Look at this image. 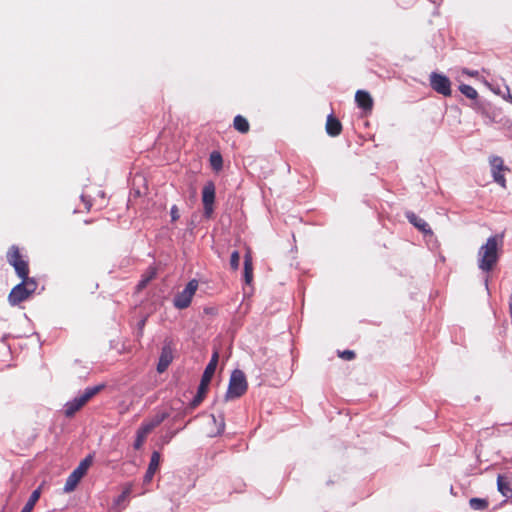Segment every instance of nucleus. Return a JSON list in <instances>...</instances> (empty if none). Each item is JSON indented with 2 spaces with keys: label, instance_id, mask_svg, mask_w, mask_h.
Instances as JSON below:
<instances>
[{
  "label": "nucleus",
  "instance_id": "obj_13",
  "mask_svg": "<svg viewBox=\"0 0 512 512\" xmlns=\"http://www.w3.org/2000/svg\"><path fill=\"white\" fill-rule=\"evenodd\" d=\"M355 101L359 108L364 111H371L373 107V99L371 95L364 90H358L355 94Z\"/></svg>",
  "mask_w": 512,
  "mask_h": 512
},
{
  "label": "nucleus",
  "instance_id": "obj_32",
  "mask_svg": "<svg viewBox=\"0 0 512 512\" xmlns=\"http://www.w3.org/2000/svg\"><path fill=\"white\" fill-rule=\"evenodd\" d=\"M170 214H171L172 221H176V220L179 219V217H180L179 210H178V207L176 205H173L171 207Z\"/></svg>",
  "mask_w": 512,
  "mask_h": 512
},
{
  "label": "nucleus",
  "instance_id": "obj_3",
  "mask_svg": "<svg viewBox=\"0 0 512 512\" xmlns=\"http://www.w3.org/2000/svg\"><path fill=\"white\" fill-rule=\"evenodd\" d=\"M104 388L103 384L87 387L82 394L68 401L64 406V413L66 417H72L79 411L92 397L99 393Z\"/></svg>",
  "mask_w": 512,
  "mask_h": 512
},
{
  "label": "nucleus",
  "instance_id": "obj_37",
  "mask_svg": "<svg viewBox=\"0 0 512 512\" xmlns=\"http://www.w3.org/2000/svg\"><path fill=\"white\" fill-rule=\"evenodd\" d=\"M509 310H510V315L512 316V307Z\"/></svg>",
  "mask_w": 512,
  "mask_h": 512
},
{
  "label": "nucleus",
  "instance_id": "obj_33",
  "mask_svg": "<svg viewBox=\"0 0 512 512\" xmlns=\"http://www.w3.org/2000/svg\"><path fill=\"white\" fill-rule=\"evenodd\" d=\"M463 73L470 76V77H475L478 75V71L476 70H469V69H464L463 70Z\"/></svg>",
  "mask_w": 512,
  "mask_h": 512
},
{
  "label": "nucleus",
  "instance_id": "obj_12",
  "mask_svg": "<svg viewBox=\"0 0 512 512\" xmlns=\"http://www.w3.org/2000/svg\"><path fill=\"white\" fill-rule=\"evenodd\" d=\"M161 455L158 451H154L151 455L147 471L144 475V483H150L154 474L159 468Z\"/></svg>",
  "mask_w": 512,
  "mask_h": 512
},
{
  "label": "nucleus",
  "instance_id": "obj_15",
  "mask_svg": "<svg viewBox=\"0 0 512 512\" xmlns=\"http://www.w3.org/2000/svg\"><path fill=\"white\" fill-rule=\"evenodd\" d=\"M342 131V125L340 121L334 117L333 114H329L326 121V132L328 135L335 137L338 136Z\"/></svg>",
  "mask_w": 512,
  "mask_h": 512
},
{
  "label": "nucleus",
  "instance_id": "obj_6",
  "mask_svg": "<svg viewBox=\"0 0 512 512\" xmlns=\"http://www.w3.org/2000/svg\"><path fill=\"white\" fill-rule=\"evenodd\" d=\"M197 289L198 281L196 279L190 280L187 283L186 287L175 295L173 299L174 307L179 310L188 308L192 302L193 296L195 295Z\"/></svg>",
  "mask_w": 512,
  "mask_h": 512
},
{
  "label": "nucleus",
  "instance_id": "obj_36",
  "mask_svg": "<svg viewBox=\"0 0 512 512\" xmlns=\"http://www.w3.org/2000/svg\"><path fill=\"white\" fill-rule=\"evenodd\" d=\"M485 285L488 286V279L485 280Z\"/></svg>",
  "mask_w": 512,
  "mask_h": 512
},
{
  "label": "nucleus",
  "instance_id": "obj_22",
  "mask_svg": "<svg viewBox=\"0 0 512 512\" xmlns=\"http://www.w3.org/2000/svg\"><path fill=\"white\" fill-rule=\"evenodd\" d=\"M156 276V270L153 267H149L143 274L142 279L137 284V289L142 290L147 284Z\"/></svg>",
  "mask_w": 512,
  "mask_h": 512
},
{
  "label": "nucleus",
  "instance_id": "obj_26",
  "mask_svg": "<svg viewBox=\"0 0 512 512\" xmlns=\"http://www.w3.org/2000/svg\"><path fill=\"white\" fill-rule=\"evenodd\" d=\"M21 283L25 284V289L27 290L29 295H31L37 288V282L35 281V279L29 278L28 275L26 276L25 279H22Z\"/></svg>",
  "mask_w": 512,
  "mask_h": 512
},
{
  "label": "nucleus",
  "instance_id": "obj_21",
  "mask_svg": "<svg viewBox=\"0 0 512 512\" xmlns=\"http://www.w3.org/2000/svg\"><path fill=\"white\" fill-rule=\"evenodd\" d=\"M234 128L240 133H247L249 131V123L246 118L241 115H237L233 121Z\"/></svg>",
  "mask_w": 512,
  "mask_h": 512
},
{
  "label": "nucleus",
  "instance_id": "obj_31",
  "mask_svg": "<svg viewBox=\"0 0 512 512\" xmlns=\"http://www.w3.org/2000/svg\"><path fill=\"white\" fill-rule=\"evenodd\" d=\"M339 356L345 360H352L355 358V352L352 350H344L339 352Z\"/></svg>",
  "mask_w": 512,
  "mask_h": 512
},
{
  "label": "nucleus",
  "instance_id": "obj_19",
  "mask_svg": "<svg viewBox=\"0 0 512 512\" xmlns=\"http://www.w3.org/2000/svg\"><path fill=\"white\" fill-rule=\"evenodd\" d=\"M150 432V429L144 423H142V425L139 427L136 433V439L134 442L135 449H140L142 447L147 435Z\"/></svg>",
  "mask_w": 512,
  "mask_h": 512
},
{
  "label": "nucleus",
  "instance_id": "obj_27",
  "mask_svg": "<svg viewBox=\"0 0 512 512\" xmlns=\"http://www.w3.org/2000/svg\"><path fill=\"white\" fill-rule=\"evenodd\" d=\"M132 492V485L128 484L122 491V493L115 499V504L120 505L124 502Z\"/></svg>",
  "mask_w": 512,
  "mask_h": 512
},
{
  "label": "nucleus",
  "instance_id": "obj_20",
  "mask_svg": "<svg viewBox=\"0 0 512 512\" xmlns=\"http://www.w3.org/2000/svg\"><path fill=\"white\" fill-rule=\"evenodd\" d=\"M40 495H41V488L39 487V488L35 489L31 493L28 501L26 502V504L22 508L21 512H32L35 504L37 503V501L40 498Z\"/></svg>",
  "mask_w": 512,
  "mask_h": 512
},
{
  "label": "nucleus",
  "instance_id": "obj_24",
  "mask_svg": "<svg viewBox=\"0 0 512 512\" xmlns=\"http://www.w3.org/2000/svg\"><path fill=\"white\" fill-rule=\"evenodd\" d=\"M459 90L463 95H465L469 99H476L478 96V92L476 91V89L467 84H461L459 86Z\"/></svg>",
  "mask_w": 512,
  "mask_h": 512
},
{
  "label": "nucleus",
  "instance_id": "obj_25",
  "mask_svg": "<svg viewBox=\"0 0 512 512\" xmlns=\"http://www.w3.org/2000/svg\"><path fill=\"white\" fill-rule=\"evenodd\" d=\"M469 505L474 510H483L488 506V502L481 498H471Z\"/></svg>",
  "mask_w": 512,
  "mask_h": 512
},
{
  "label": "nucleus",
  "instance_id": "obj_17",
  "mask_svg": "<svg viewBox=\"0 0 512 512\" xmlns=\"http://www.w3.org/2000/svg\"><path fill=\"white\" fill-rule=\"evenodd\" d=\"M253 279V262L250 251L248 250L244 256V280L246 284H250Z\"/></svg>",
  "mask_w": 512,
  "mask_h": 512
},
{
  "label": "nucleus",
  "instance_id": "obj_28",
  "mask_svg": "<svg viewBox=\"0 0 512 512\" xmlns=\"http://www.w3.org/2000/svg\"><path fill=\"white\" fill-rule=\"evenodd\" d=\"M210 160L214 169L219 170L222 167V157L219 153H212Z\"/></svg>",
  "mask_w": 512,
  "mask_h": 512
},
{
  "label": "nucleus",
  "instance_id": "obj_5",
  "mask_svg": "<svg viewBox=\"0 0 512 512\" xmlns=\"http://www.w3.org/2000/svg\"><path fill=\"white\" fill-rule=\"evenodd\" d=\"M93 456L91 454L87 455L79 465L73 470V472L68 476L64 485V492L69 493L72 492L82 479V477L86 474L89 467L92 465Z\"/></svg>",
  "mask_w": 512,
  "mask_h": 512
},
{
  "label": "nucleus",
  "instance_id": "obj_10",
  "mask_svg": "<svg viewBox=\"0 0 512 512\" xmlns=\"http://www.w3.org/2000/svg\"><path fill=\"white\" fill-rule=\"evenodd\" d=\"M215 201V185L213 182H208L204 185L202 190V202L204 206V215L209 218L213 213V204Z\"/></svg>",
  "mask_w": 512,
  "mask_h": 512
},
{
  "label": "nucleus",
  "instance_id": "obj_14",
  "mask_svg": "<svg viewBox=\"0 0 512 512\" xmlns=\"http://www.w3.org/2000/svg\"><path fill=\"white\" fill-rule=\"evenodd\" d=\"M172 359H173L172 350L170 349V347L164 346L162 348L161 355L159 357L157 371L159 373H163L168 368L170 363L172 362Z\"/></svg>",
  "mask_w": 512,
  "mask_h": 512
},
{
  "label": "nucleus",
  "instance_id": "obj_11",
  "mask_svg": "<svg viewBox=\"0 0 512 512\" xmlns=\"http://www.w3.org/2000/svg\"><path fill=\"white\" fill-rule=\"evenodd\" d=\"M25 284L19 283L10 292L8 299L11 305H18L29 297Z\"/></svg>",
  "mask_w": 512,
  "mask_h": 512
},
{
  "label": "nucleus",
  "instance_id": "obj_29",
  "mask_svg": "<svg viewBox=\"0 0 512 512\" xmlns=\"http://www.w3.org/2000/svg\"><path fill=\"white\" fill-rule=\"evenodd\" d=\"M240 265V254L238 251H233L230 256V266L233 270H238Z\"/></svg>",
  "mask_w": 512,
  "mask_h": 512
},
{
  "label": "nucleus",
  "instance_id": "obj_9",
  "mask_svg": "<svg viewBox=\"0 0 512 512\" xmlns=\"http://www.w3.org/2000/svg\"><path fill=\"white\" fill-rule=\"evenodd\" d=\"M489 163L493 180L501 187L506 188V179L503 172L508 168L504 165L503 159L499 156H491Z\"/></svg>",
  "mask_w": 512,
  "mask_h": 512
},
{
  "label": "nucleus",
  "instance_id": "obj_23",
  "mask_svg": "<svg viewBox=\"0 0 512 512\" xmlns=\"http://www.w3.org/2000/svg\"><path fill=\"white\" fill-rule=\"evenodd\" d=\"M167 417V413H159L155 415L151 420L144 422V424L150 429V431H152L154 428L159 426Z\"/></svg>",
  "mask_w": 512,
  "mask_h": 512
},
{
  "label": "nucleus",
  "instance_id": "obj_34",
  "mask_svg": "<svg viewBox=\"0 0 512 512\" xmlns=\"http://www.w3.org/2000/svg\"><path fill=\"white\" fill-rule=\"evenodd\" d=\"M512 307V295L510 297V301H509V309Z\"/></svg>",
  "mask_w": 512,
  "mask_h": 512
},
{
  "label": "nucleus",
  "instance_id": "obj_1",
  "mask_svg": "<svg viewBox=\"0 0 512 512\" xmlns=\"http://www.w3.org/2000/svg\"><path fill=\"white\" fill-rule=\"evenodd\" d=\"M503 245L502 235L490 236L483 244L477 254L478 268L483 272H490L497 264L499 250Z\"/></svg>",
  "mask_w": 512,
  "mask_h": 512
},
{
  "label": "nucleus",
  "instance_id": "obj_8",
  "mask_svg": "<svg viewBox=\"0 0 512 512\" xmlns=\"http://www.w3.org/2000/svg\"><path fill=\"white\" fill-rule=\"evenodd\" d=\"M430 85L434 91L443 96L451 95V82L449 78L443 74L432 72L430 74Z\"/></svg>",
  "mask_w": 512,
  "mask_h": 512
},
{
  "label": "nucleus",
  "instance_id": "obj_2",
  "mask_svg": "<svg viewBox=\"0 0 512 512\" xmlns=\"http://www.w3.org/2000/svg\"><path fill=\"white\" fill-rule=\"evenodd\" d=\"M218 352H214L209 363L207 364L202 377L200 384L198 386L197 394L194 396L193 400L191 401L192 407H197L204 399L205 394L208 390V386L211 382V379L215 373L217 364H218Z\"/></svg>",
  "mask_w": 512,
  "mask_h": 512
},
{
  "label": "nucleus",
  "instance_id": "obj_16",
  "mask_svg": "<svg viewBox=\"0 0 512 512\" xmlns=\"http://www.w3.org/2000/svg\"><path fill=\"white\" fill-rule=\"evenodd\" d=\"M407 219L411 224H413L416 228H418L421 232L425 234H431L432 231L429 227V224L422 218L415 215L413 212H408L406 214Z\"/></svg>",
  "mask_w": 512,
  "mask_h": 512
},
{
  "label": "nucleus",
  "instance_id": "obj_4",
  "mask_svg": "<svg viewBox=\"0 0 512 512\" xmlns=\"http://www.w3.org/2000/svg\"><path fill=\"white\" fill-rule=\"evenodd\" d=\"M248 385L243 371L236 369L231 373L226 400L239 398L247 391Z\"/></svg>",
  "mask_w": 512,
  "mask_h": 512
},
{
  "label": "nucleus",
  "instance_id": "obj_30",
  "mask_svg": "<svg viewBox=\"0 0 512 512\" xmlns=\"http://www.w3.org/2000/svg\"><path fill=\"white\" fill-rule=\"evenodd\" d=\"M219 420L217 419V417L215 415H212V419L213 421L218 425V430H217V433L220 434L224 431L225 429V422H224V417L222 414H220L218 416Z\"/></svg>",
  "mask_w": 512,
  "mask_h": 512
},
{
  "label": "nucleus",
  "instance_id": "obj_18",
  "mask_svg": "<svg viewBox=\"0 0 512 512\" xmlns=\"http://www.w3.org/2000/svg\"><path fill=\"white\" fill-rule=\"evenodd\" d=\"M498 491L506 498H512V487L506 477L498 475L497 477Z\"/></svg>",
  "mask_w": 512,
  "mask_h": 512
},
{
  "label": "nucleus",
  "instance_id": "obj_7",
  "mask_svg": "<svg viewBox=\"0 0 512 512\" xmlns=\"http://www.w3.org/2000/svg\"><path fill=\"white\" fill-rule=\"evenodd\" d=\"M7 261L14 267L19 278L25 279L29 274L28 262L22 259L19 249L13 245L7 252Z\"/></svg>",
  "mask_w": 512,
  "mask_h": 512
},
{
  "label": "nucleus",
  "instance_id": "obj_35",
  "mask_svg": "<svg viewBox=\"0 0 512 512\" xmlns=\"http://www.w3.org/2000/svg\"><path fill=\"white\" fill-rule=\"evenodd\" d=\"M508 99H509L510 103H512V96L511 95H509Z\"/></svg>",
  "mask_w": 512,
  "mask_h": 512
}]
</instances>
